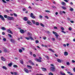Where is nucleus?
<instances>
[{
	"label": "nucleus",
	"mask_w": 75,
	"mask_h": 75,
	"mask_svg": "<svg viewBox=\"0 0 75 75\" xmlns=\"http://www.w3.org/2000/svg\"><path fill=\"white\" fill-rule=\"evenodd\" d=\"M30 17L32 18H35V17L34 16V14L33 13H31L30 14Z\"/></svg>",
	"instance_id": "1"
},
{
	"label": "nucleus",
	"mask_w": 75,
	"mask_h": 75,
	"mask_svg": "<svg viewBox=\"0 0 75 75\" xmlns=\"http://www.w3.org/2000/svg\"><path fill=\"white\" fill-rule=\"evenodd\" d=\"M35 60L36 61H37V62H42L41 60L39 59H35Z\"/></svg>",
	"instance_id": "2"
},
{
	"label": "nucleus",
	"mask_w": 75,
	"mask_h": 75,
	"mask_svg": "<svg viewBox=\"0 0 75 75\" xmlns=\"http://www.w3.org/2000/svg\"><path fill=\"white\" fill-rule=\"evenodd\" d=\"M20 32L22 34H24V33H25V31H24V30L23 29H21L20 30Z\"/></svg>",
	"instance_id": "3"
},
{
	"label": "nucleus",
	"mask_w": 75,
	"mask_h": 75,
	"mask_svg": "<svg viewBox=\"0 0 75 75\" xmlns=\"http://www.w3.org/2000/svg\"><path fill=\"white\" fill-rule=\"evenodd\" d=\"M0 17L2 20H4V21L5 19L4 18V17H3V16H2V15H0Z\"/></svg>",
	"instance_id": "4"
},
{
	"label": "nucleus",
	"mask_w": 75,
	"mask_h": 75,
	"mask_svg": "<svg viewBox=\"0 0 75 75\" xmlns=\"http://www.w3.org/2000/svg\"><path fill=\"white\" fill-rule=\"evenodd\" d=\"M24 70L26 73H28V70L26 68H24Z\"/></svg>",
	"instance_id": "5"
},
{
	"label": "nucleus",
	"mask_w": 75,
	"mask_h": 75,
	"mask_svg": "<svg viewBox=\"0 0 75 75\" xmlns=\"http://www.w3.org/2000/svg\"><path fill=\"white\" fill-rule=\"evenodd\" d=\"M7 31L9 33H10L11 34H13V32L12 31H11L10 30L8 29L7 30Z\"/></svg>",
	"instance_id": "6"
},
{
	"label": "nucleus",
	"mask_w": 75,
	"mask_h": 75,
	"mask_svg": "<svg viewBox=\"0 0 75 75\" xmlns=\"http://www.w3.org/2000/svg\"><path fill=\"white\" fill-rule=\"evenodd\" d=\"M51 69L52 71H55V67H51Z\"/></svg>",
	"instance_id": "7"
},
{
	"label": "nucleus",
	"mask_w": 75,
	"mask_h": 75,
	"mask_svg": "<svg viewBox=\"0 0 75 75\" xmlns=\"http://www.w3.org/2000/svg\"><path fill=\"white\" fill-rule=\"evenodd\" d=\"M64 54L66 56H67V55H68V53L67 52H64Z\"/></svg>",
	"instance_id": "8"
},
{
	"label": "nucleus",
	"mask_w": 75,
	"mask_h": 75,
	"mask_svg": "<svg viewBox=\"0 0 75 75\" xmlns=\"http://www.w3.org/2000/svg\"><path fill=\"white\" fill-rule=\"evenodd\" d=\"M42 71H44L45 72V71H47V69H46V68H42Z\"/></svg>",
	"instance_id": "9"
},
{
	"label": "nucleus",
	"mask_w": 75,
	"mask_h": 75,
	"mask_svg": "<svg viewBox=\"0 0 75 75\" xmlns=\"http://www.w3.org/2000/svg\"><path fill=\"white\" fill-rule=\"evenodd\" d=\"M27 23L29 24L30 25H31V22L29 21H27Z\"/></svg>",
	"instance_id": "10"
},
{
	"label": "nucleus",
	"mask_w": 75,
	"mask_h": 75,
	"mask_svg": "<svg viewBox=\"0 0 75 75\" xmlns=\"http://www.w3.org/2000/svg\"><path fill=\"white\" fill-rule=\"evenodd\" d=\"M1 59H2V61H5L6 59H5L4 58H3V57H1Z\"/></svg>",
	"instance_id": "11"
},
{
	"label": "nucleus",
	"mask_w": 75,
	"mask_h": 75,
	"mask_svg": "<svg viewBox=\"0 0 75 75\" xmlns=\"http://www.w3.org/2000/svg\"><path fill=\"white\" fill-rule=\"evenodd\" d=\"M24 20L25 21H27V20H28V18H27L25 17L24 18Z\"/></svg>",
	"instance_id": "12"
},
{
	"label": "nucleus",
	"mask_w": 75,
	"mask_h": 75,
	"mask_svg": "<svg viewBox=\"0 0 75 75\" xmlns=\"http://www.w3.org/2000/svg\"><path fill=\"white\" fill-rule=\"evenodd\" d=\"M57 61H58V62H60L61 63V62L62 61H61V59H58L57 60Z\"/></svg>",
	"instance_id": "13"
},
{
	"label": "nucleus",
	"mask_w": 75,
	"mask_h": 75,
	"mask_svg": "<svg viewBox=\"0 0 75 75\" xmlns=\"http://www.w3.org/2000/svg\"><path fill=\"white\" fill-rule=\"evenodd\" d=\"M1 30H6V28H5L4 27H2L1 28Z\"/></svg>",
	"instance_id": "14"
},
{
	"label": "nucleus",
	"mask_w": 75,
	"mask_h": 75,
	"mask_svg": "<svg viewBox=\"0 0 75 75\" xmlns=\"http://www.w3.org/2000/svg\"><path fill=\"white\" fill-rule=\"evenodd\" d=\"M62 4L63 6H65V5H66V4L65 2H62Z\"/></svg>",
	"instance_id": "15"
},
{
	"label": "nucleus",
	"mask_w": 75,
	"mask_h": 75,
	"mask_svg": "<svg viewBox=\"0 0 75 75\" xmlns=\"http://www.w3.org/2000/svg\"><path fill=\"white\" fill-rule=\"evenodd\" d=\"M2 68L5 70L7 69V67H6L5 66H3L2 67Z\"/></svg>",
	"instance_id": "16"
},
{
	"label": "nucleus",
	"mask_w": 75,
	"mask_h": 75,
	"mask_svg": "<svg viewBox=\"0 0 75 75\" xmlns=\"http://www.w3.org/2000/svg\"><path fill=\"white\" fill-rule=\"evenodd\" d=\"M55 36H56V38L57 39V40H58L59 38L58 37V36H59V35H58V34H56L55 35Z\"/></svg>",
	"instance_id": "17"
},
{
	"label": "nucleus",
	"mask_w": 75,
	"mask_h": 75,
	"mask_svg": "<svg viewBox=\"0 0 75 75\" xmlns=\"http://www.w3.org/2000/svg\"><path fill=\"white\" fill-rule=\"evenodd\" d=\"M49 50H50V51H52V52H54V50H52L51 49H49Z\"/></svg>",
	"instance_id": "18"
},
{
	"label": "nucleus",
	"mask_w": 75,
	"mask_h": 75,
	"mask_svg": "<svg viewBox=\"0 0 75 75\" xmlns=\"http://www.w3.org/2000/svg\"><path fill=\"white\" fill-rule=\"evenodd\" d=\"M35 24L37 25H40V23L38 22H36L35 23Z\"/></svg>",
	"instance_id": "19"
},
{
	"label": "nucleus",
	"mask_w": 75,
	"mask_h": 75,
	"mask_svg": "<svg viewBox=\"0 0 75 75\" xmlns=\"http://www.w3.org/2000/svg\"><path fill=\"white\" fill-rule=\"evenodd\" d=\"M11 65H12V63H10L8 64V66L9 67H11Z\"/></svg>",
	"instance_id": "20"
},
{
	"label": "nucleus",
	"mask_w": 75,
	"mask_h": 75,
	"mask_svg": "<svg viewBox=\"0 0 75 75\" xmlns=\"http://www.w3.org/2000/svg\"><path fill=\"white\" fill-rule=\"evenodd\" d=\"M70 11H74V9L72 8H70Z\"/></svg>",
	"instance_id": "21"
},
{
	"label": "nucleus",
	"mask_w": 75,
	"mask_h": 75,
	"mask_svg": "<svg viewBox=\"0 0 75 75\" xmlns=\"http://www.w3.org/2000/svg\"><path fill=\"white\" fill-rule=\"evenodd\" d=\"M10 41L11 42H14V40L13 39H11Z\"/></svg>",
	"instance_id": "22"
},
{
	"label": "nucleus",
	"mask_w": 75,
	"mask_h": 75,
	"mask_svg": "<svg viewBox=\"0 0 75 75\" xmlns=\"http://www.w3.org/2000/svg\"><path fill=\"white\" fill-rule=\"evenodd\" d=\"M40 24L41 26H42V27H44V25L42 24V23H41Z\"/></svg>",
	"instance_id": "23"
},
{
	"label": "nucleus",
	"mask_w": 75,
	"mask_h": 75,
	"mask_svg": "<svg viewBox=\"0 0 75 75\" xmlns=\"http://www.w3.org/2000/svg\"><path fill=\"white\" fill-rule=\"evenodd\" d=\"M13 67H14V68H17V65H14L13 66Z\"/></svg>",
	"instance_id": "24"
},
{
	"label": "nucleus",
	"mask_w": 75,
	"mask_h": 75,
	"mask_svg": "<svg viewBox=\"0 0 75 75\" xmlns=\"http://www.w3.org/2000/svg\"><path fill=\"white\" fill-rule=\"evenodd\" d=\"M14 18H13V17H11V19L10 20H14Z\"/></svg>",
	"instance_id": "25"
},
{
	"label": "nucleus",
	"mask_w": 75,
	"mask_h": 75,
	"mask_svg": "<svg viewBox=\"0 0 75 75\" xmlns=\"http://www.w3.org/2000/svg\"><path fill=\"white\" fill-rule=\"evenodd\" d=\"M53 33L55 35H56V34H57V33L56 32H55L54 31H53Z\"/></svg>",
	"instance_id": "26"
},
{
	"label": "nucleus",
	"mask_w": 75,
	"mask_h": 75,
	"mask_svg": "<svg viewBox=\"0 0 75 75\" xmlns=\"http://www.w3.org/2000/svg\"><path fill=\"white\" fill-rule=\"evenodd\" d=\"M7 18L9 20H10V19H11V17L9 16H7Z\"/></svg>",
	"instance_id": "27"
},
{
	"label": "nucleus",
	"mask_w": 75,
	"mask_h": 75,
	"mask_svg": "<svg viewBox=\"0 0 75 75\" xmlns=\"http://www.w3.org/2000/svg\"><path fill=\"white\" fill-rule=\"evenodd\" d=\"M27 67L28 68H32V67L31 66H29V65H27Z\"/></svg>",
	"instance_id": "28"
},
{
	"label": "nucleus",
	"mask_w": 75,
	"mask_h": 75,
	"mask_svg": "<svg viewBox=\"0 0 75 75\" xmlns=\"http://www.w3.org/2000/svg\"><path fill=\"white\" fill-rule=\"evenodd\" d=\"M19 52H20L21 53V52H23V50H22L20 49L19 50Z\"/></svg>",
	"instance_id": "29"
},
{
	"label": "nucleus",
	"mask_w": 75,
	"mask_h": 75,
	"mask_svg": "<svg viewBox=\"0 0 75 75\" xmlns=\"http://www.w3.org/2000/svg\"><path fill=\"white\" fill-rule=\"evenodd\" d=\"M62 8H63V9H64V10H66V8H65L64 6H62Z\"/></svg>",
	"instance_id": "30"
},
{
	"label": "nucleus",
	"mask_w": 75,
	"mask_h": 75,
	"mask_svg": "<svg viewBox=\"0 0 75 75\" xmlns=\"http://www.w3.org/2000/svg\"><path fill=\"white\" fill-rule=\"evenodd\" d=\"M25 38H26V39H27V40H30V38L28 37H25Z\"/></svg>",
	"instance_id": "31"
},
{
	"label": "nucleus",
	"mask_w": 75,
	"mask_h": 75,
	"mask_svg": "<svg viewBox=\"0 0 75 75\" xmlns=\"http://www.w3.org/2000/svg\"><path fill=\"white\" fill-rule=\"evenodd\" d=\"M59 13H60V15H62V13H63V11L62 12V11H60Z\"/></svg>",
	"instance_id": "32"
},
{
	"label": "nucleus",
	"mask_w": 75,
	"mask_h": 75,
	"mask_svg": "<svg viewBox=\"0 0 75 75\" xmlns=\"http://www.w3.org/2000/svg\"><path fill=\"white\" fill-rule=\"evenodd\" d=\"M49 75H54V74H52V73L50 72V73H49L48 74Z\"/></svg>",
	"instance_id": "33"
},
{
	"label": "nucleus",
	"mask_w": 75,
	"mask_h": 75,
	"mask_svg": "<svg viewBox=\"0 0 75 75\" xmlns=\"http://www.w3.org/2000/svg\"><path fill=\"white\" fill-rule=\"evenodd\" d=\"M45 18H46L47 19H48V18H49V17H48L47 16H45Z\"/></svg>",
	"instance_id": "34"
},
{
	"label": "nucleus",
	"mask_w": 75,
	"mask_h": 75,
	"mask_svg": "<svg viewBox=\"0 0 75 75\" xmlns=\"http://www.w3.org/2000/svg\"><path fill=\"white\" fill-rule=\"evenodd\" d=\"M4 17L5 18H7V15H4Z\"/></svg>",
	"instance_id": "35"
},
{
	"label": "nucleus",
	"mask_w": 75,
	"mask_h": 75,
	"mask_svg": "<svg viewBox=\"0 0 75 75\" xmlns=\"http://www.w3.org/2000/svg\"><path fill=\"white\" fill-rule=\"evenodd\" d=\"M20 63L22 64H23V61L21 60L20 61Z\"/></svg>",
	"instance_id": "36"
},
{
	"label": "nucleus",
	"mask_w": 75,
	"mask_h": 75,
	"mask_svg": "<svg viewBox=\"0 0 75 75\" xmlns=\"http://www.w3.org/2000/svg\"><path fill=\"white\" fill-rule=\"evenodd\" d=\"M69 30L70 31H71V30H72V28L70 27L69 28Z\"/></svg>",
	"instance_id": "37"
},
{
	"label": "nucleus",
	"mask_w": 75,
	"mask_h": 75,
	"mask_svg": "<svg viewBox=\"0 0 75 75\" xmlns=\"http://www.w3.org/2000/svg\"><path fill=\"white\" fill-rule=\"evenodd\" d=\"M2 1L3 3H6V1H5V0H2Z\"/></svg>",
	"instance_id": "38"
},
{
	"label": "nucleus",
	"mask_w": 75,
	"mask_h": 75,
	"mask_svg": "<svg viewBox=\"0 0 75 75\" xmlns=\"http://www.w3.org/2000/svg\"><path fill=\"white\" fill-rule=\"evenodd\" d=\"M67 65H70V64L69 63V62H67Z\"/></svg>",
	"instance_id": "39"
},
{
	"label": "nucleus",
	"mask_w": 75,
	"mask_h": 75,
	"mask_svg": "<svg viewBox=\"0 0 75 75\" xmlns=\"http://www.w3.org/2000/svg\"><path fill=\"white\" fill-rule=\"evenodd\" d=\"M46 58L47 59H49V57L47 56H46Z\"/></svg>",
	"instance_id": "40"
},
{
	"label": "nucleus",
	"mask_w": 75,
	"mask_h": 75,
	"mask_svg": "<svg viewBox=\"0 0 75 75\" xmlns=\"http://www.w3.org/2000/svg\"><path fill=\"white\" fill-rule=\"evenodd\" d=\"M36 44H37V43H38L39 42V41L38 40H36L35 41Z\"/></svg>",
	"instance_id": "41"
},
{
	"label": "nucleus",
	"mask_w": 75,
	"mask_h": 75,
	"mask_svg": "<svg viewBox=\"0 0 75 75\" xmlns=\"http://www.w3.org/2000/svg\"><path fill=\"white\" fill-rule=\"evenodd\" d=\"M13 15L14 16H15V17L17 16V14H16V13H13Z\"/></svg>",
	"instance_id": "42"
},
{
	"label": "nucleus",
	"mask_w": 75,
	"mask_h": 75,
	"mask_svg": "<svg viewBox=\"0 0 75 75\" xmlns=\"http://www.w3.org/2000/svg\"><path fill=\"white\" fill-rule=\"evenodd\" d=\"M32 22H33V24H35V21L34 20L32 21Z\"/></svg>",
	"instance_id": "43"
},
{
	"label": "nucleus",
	"mask_w": 75,
	"mask_h": 75,
	"mask_svg": "<svg viewBox=\"0 0 75 75\" xmlns=\"http://www.w3.org/2000/svg\"><path fill=\"white\" fill-rule=\"evenodd\" d=\"M8 36H9V37H10V38H11V37H12L11 35L10 34H8Z\"/></svg>",
	"instance_id": "44"
},
{
	"label": "nucleus",
	"mask_w": 75,
	"mask_h": 75,
	"mask_svg": "<svg viewBox=\"0 0 75 75\" xmlns=\"http://www.w3.org/2000/svg\"><path fill=\"white\" fill-rule=\"evenodd\" d=\"M28 62L30 64H31L32 62V61H31V60H29Z\"/></svg>",
	"instance_id": "45"
},
{
	"label": "nucleus",
	"mask_w": 75,
	"mask_h": 75,
	"mask_svg": "<svg viewBox=\"0 0 75 75\" xmlns=\"http://www.w3.org/2000/svg\"><path fill=\"white\" fill-rule=\"evenodd\" d=\"M43 38L44 40H45L46 39H47V38H46V37H44Z\"/></svg>",
	"instance_id": "46"
},
{
	"label": "nucleus",
	"mask_w": 75,
	"mask_h": 75,
	"mask_svg": "<svg viewBox=\"0 0 75 75\" xmlns=\"http://www.w3.org/2000/svg\"><path fill=\"white\" fill-rule=\"evenodd\" d=\"M52 8H57L55 7V6H52Z\"/></svg>",
	"instance_id": "47"
},
{
	"label": "nucleus",
	"mask_w": 75,
	"mask_h": 75,
	"mask_svg": "<svg viewBox=\"0 0 75 75\" xmlns=\"http://www.w3.org/2000/svg\"><path fill=\"white\" fill-rule=\"evenodd\" d=\"M3 40L4 41H6V38H4Z\"/></svg>",
	"instance_id": "48"
},
{
	"label": "nucleus",
	"mask_w": 75,
	"mask_h": 75,
	"mask_svg": "<svg viewBox=\"0 0 75 75\" xmlns=\"http://www.w3.org/2000/svg\"><path fill=\"white\" fill-rule=\"evenodd\" d=\"M62 33H64V34H65V33H66V32H65L63 30H62Z\"/></svg>",
	"instance_id": "49"
},
{
	"label": "nucleus",
	"mask_w": 75,
	"mask_h": 75,
	"mask_svg": "<svg viewBox=\"0 0 75 75\" xmlns=\"http://www.w3.org/2000/svg\"><path fill=\"white\" fill-rule=\"evenodd\" d=\"M6 12H7V13H9V11L7 9L6 10Z\"/></svg>",
	"instance_id": "50"
},
{
	"label": "nucleus",
	"mask_w": 75,
	"mask_h": 75,
	"mask_svg": "<svg viewBox=\"0 0 75 75\" xmlns=\"http://www.w3.org/2000/svg\"><path fill=\"white\" fill-rule=\"evenodd\" d=\"M39 17H40V18H42V16H40Z\"/></svg>",
	"instance_id": "51"
},
{
	"label": "nucleus",
	"mask_w": 75,
	"mask_h": 75,
	"mask_svg": "<svg viewBox=\"0 0 75 75\" xmlns=\"http://www.w3.org/2000/svg\"><path fill=\"white\" fill-rule=\"evenodd\" d=\"M4 52H7V50L6 49H4Z\"/></svg>",
	"instance_id": "52"
},
{
	"label": "nucleus",
	"mask_w": 75,
	"mask_h": 75,
	"mask_svg": "<svg viewBox=\"0 0 75 75\" xmlns=\"http://www.w3.org/2000/svg\"><path fill=\"white\" fill-rule=\"evenodd\" d=\"M70 22H71V23H74V22L72 21H70Z\"/></svg>",
	"instance_id": "53"
},
{
	"label": "nucleus",
	"mask_w": 75,
	"mask_h": 75,
	"mask_svg": "<svg viewBox=\"0 0 75 75\" xmlns=\"http://www.w3.org/2000/svg\"><path fill=\"white\" fill-rule=\"evenodd\" d=\"M30 39H31V40H33V38L32 37H30Z\"/></svg>",
	"instance_id": "54"
},
{
	"label": "nucleus",
	"mask_w": 75,
	"mask_h": 75,
	"mask_svg": "<svg viewBox=\"0 0 75 75\" xmlns=\"http://www.w3.org/2000/svg\"><path fill=\"white\" fill-rule=\"evenodd\" d=\"M61 29L62 30H64V28L62 27L61 28Z\"/></svg>",
	"instance_id": "55"
},
{
	"label": "nucleus",
	"mask_w": 75,
	"mask_h": 75,
	"mask_svg": "<svg viewBox=\"0 0 75 75\" xmlns=\"http://www.w3.org/2000/svg\"><path fill=\"white\" fill-rule=\"evenodd\" d=\"M2 34L3 35H5V33L4 32H2Z\"/></svg>",
	"instance_id": "56"
},
{
	"label": "nucleus",
	"mask_w": 75,
	"mask_h": 75,
	"mask_svg": "<svg viewBox=\"0 0 75 75\" xmlns=\"http://www.w3.org/2000/svg\"><path fill=\"white\" fill-rule=\"evenodd\" d=\"M33 56L34 57H36V55L35 54H34L33 55Z\"/></svg>",
	"instance_id": "57"
},
{
	"label": "nucleus",
	"mask_w": 75,
	"mask_h": 75,
	"mask_svg": "<svg viewBox=\"0 0 75 75\" xmlns=\"http://www.w3.org/2000/svg\"><path fill=\"white\" fill-rule=\"evenodd\" d=\"M72 62H73V63H75V61L74 60H72Z\"/></svg>",
	"instance_id": "58"
},
{
	"label": "nucleus",
	"mask_w": 75,
	"mask_h": 75,
	"mask_svg": "<svg viewBox=\"0 0 75 75\" xmlns=\"http://www.w3.org/2000/svg\"><path fill=\"white\" fill-rule=\"evenodd\" d=\"M58 40H59V41H60V40H61V39L60 38H59Z\"/></svg>",
	"instance_id": "59"
},
{
	"label": "nucleus",
	"mask_w": 75,
	"mask_h": 75,
	"mask_svg": "<svg viewBox=\"0 0 75 75\" xmlns=\"http://www.w3.org/2000/svg\"><path fill=\"white\" fill-rule=\"evenodd\" d=\"M54 29H57L58 28L57 27H56V26H54Z\"/></svg>",
	"instance_id": "60"
},
{
	"label": "nucleus",
	"mask_w": 75,
	"mask_h": 75,
	"mask_svg": "<svg viewBox=\"0 0 75 75\" xmlns=\"http://www.w3.org/2000/svg\"><path fill=\"white\" fill-rule=\"evenodd\" d=\"M45 12H48V13H49V12H50L49 11L45 10Z\"/></svg>",
	"instance_id": "61"
},
{
	"label": "nucleus",
	"mask_w": 75,
	"mask_h": 75,
	"mask_svg": "<svg viewBox=\"0 0 75 75\" xmlns=\"http://www.w3.org/2000/svg\"><path fill=\"white\" fill-rule=\"evenodd\" d=\"M30 55H32L33 52H30Z\"/></svg>",
	"instance_id": "62"
},
{
	"label": "nucleus",
	"mask_w": 75,
	"mask_h": 75,
	"mask_svg": "<svg viewBox=\"0 0 75 75\" xmlns=\"http://www.w3.org/2000/svg\"><path fill=\"white\" fill-rule=\"evenodd\" d=\"M60 74L62 75L63 74H64V73H62V72L61 71L60 72Z\"/></svg>",
	"instance_id": "63"
},
{
	"label": "nucleus",
	"mask_w": 75,
	"mask_h": 75,
	"mask_svg": "<svg viewBox=\"0 0 75 75\" xmlns=\"http://www.w3.org/2000/svg\"><path fill=\"white\" fill-rule=\"evenodd\" d=\"M29 8H30V9H32V8L31 6H30L28 7Z\"/></svg>",
	"instance_id": "64"
}]
</instances>
